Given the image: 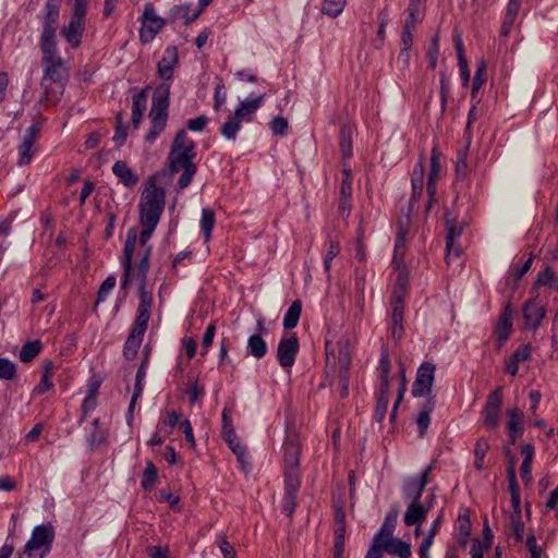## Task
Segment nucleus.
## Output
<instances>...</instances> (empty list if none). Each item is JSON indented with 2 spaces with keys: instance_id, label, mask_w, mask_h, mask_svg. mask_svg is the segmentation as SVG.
<instances>
[{
  "instance_id": "1",
  "label": "nucleus",
  "mask_w": 558,
  "mask_h": 558,
  "mask_svg": "<svg viewBox=\"0 0 558 558\" xmlns=\"http://www.w3.org/2000/svg\"><path fill=\"white\" fill-rule=\"evenodd\" d=\"M178 62V49L174 46H170L167 47L165 56L157 63V74L163 82L153 93L151 108L148 113L150 125L145 134V141L148 143H154L166 129L171 89V85L167 81L173 77L174 68Z\"/></svg>"
},
{
  "instance_id": "2",
  "label": "nucleus",
  "mask_w": 558,
  "mask_h": 558,
  "mask_svg": "<svg viewBox=\"0 0 558 558\" xmlns=\"http://www.w3.org/2000/svg\"><path fill=\"white\" fill-rule=\"evenodd\" d=\"M39 47L43 52L41 65L44 69L40 87L46 101L56 104L64 93L69 81V69L64 59L59 54L57 40H52L49 46L45 41H39Z\"/></svg>"
},
{
  "instance_id": "3",
  "label": "nucleus",
  "mask_w": 558,
  "mask_h": 558,
  "mask_svg": "<svg viewBox=\"0 0 558 558\" xmlns=\"http://www.w3.org/2000/svg\"><path fill=\"white\" fill-rule=\"evenodd\" d=\"M282 450L284 496L281 508L283 513L291 517L296 507V498L301 487L299 466L302 446L299 434L288 433L282 445Z\"/></svg>"
},
{
  "instance_id": "4",
  "label": "nucleus",
  "mask_w": 558,
  "mask_h": 558,
  "mask_svg": "<svg viewBox=\"0 0 558 558\" xmlns=\"http://www.w3.org/2000/svg\"><path fill=\"white\" fill-rule=\"evenodd\" d=\"M196 156V143L189 137L186 130H179L168 154L170 172L175 173L182 170L177 183L179 190H184L192 183L197 172V166L194 162Z\"/></svg>"
},
{
  "instance_id": "5",
  "label": "nucleus",
  "mask_w": 558,
  "mask_h": 558,
  "mask_svg": "<svg viewBox=\"0 0 558 558\" xmlns=\"http://www.w3.org/2000/svg\"><path fill=\"white\" fill-rule=\"evenodd\" d=\"M402 498L407 502V510L403 517V523H423L428 512L434 508L436 496L430 490H425L415 484L402 483Z\"/></svg>"
},
{
  "instance_id": "6",
  "label": "nucleus",
  "mask_w": 558,
  "mask_h": 558,
  "mask_svg": "<svg viewBox=\"0 0 558 558\" xmlns=\"http://www.w3.org/2000/svg\"><path fill=\"white\" fill-rule=\"evenodd\" d=\"M165 190L150 180L142 193L138 204L140 225L157 228L165 209Z\"/></svg>"
},
{
  "instance_id": "7",
  "label": "nucleus",
  "mask_w": 558,
  "mask_h": 558,
  "mask_svg": "<svg viewBox=\"0 0 558 558\" xmlns=\"http://www.w3.org/2000/svg\"><path fill=\"white\" fill-rule=\"evenodd\" d=\"M142 231L140 234L137 233L136 228L132 227L126 232V238L123 246V253L121 257V266L123 269V274L120 279V288L124 291L128 290L131 279H132V270H133V255L135 251L136 243L138 241V244L145 250L147 246H151L148 244L149 239L151 238L153 233L155 232L156 228L147 227V226H141Z\"/></svg>"
},
{
  "instance_id": "8",
  "label": "nucleus",
  "mask_w": 558,
  "mask_h": 558,
  "mask_svg": "<svg viewBox=\"0 0 558 558\" xmlns=\"http://www.w3.org/2000/svg\"><path fill=\"white\" fill-rule=\"evenodd\" d=\"M87 9L88 0H74L71 7L70 21L60 31L61 36L73 49L78 48L82 44Z\"/></svg>"
},
{
  "instance_id": "9",
  "label": "nucleus",
  "mask_w": 558,
  "mask_h": 558,
  "mask_svg": "<svg viewBox=\"0 0 558 558\" xmlns=\"http://www.w3.org/2000/svg\"><path fill=\"white\" fill-rule=\"evenodd\" d=\"M41 124L33 123L27 128L24 135L22 136L16 149H17V159L16 165L19 167L28 166L34 157L38 153V141L40 137Z\"/></svg>"
},
{
  "instance_id": "10",
  "label": "nucleus",
  "mask_w": 558,
  "mask_h": 558,
  "mask_svg": "<svg viewBox=\"0 0 558 558\" xmlns=\"http://www.w3.org/2000/svg\"><path fill=\"white\" fill-rule=\"evenodd\" d=\"M61 0H46L43 13L39 15L43 31L39 41L51 45L56 39L57 24L60 16Z\"/></svg>"
},
{
  "instance_id": "11",
  "label": "nucleus",
  "mask_w": 558,
  "mask_h": 558,
  "mask_svg": "<svg viewBox=\"0 0 558 558\" xmlns=\"http://www.w3.org/2000/svg\"><path fill=\"white\" fill-rule=\"evenodd\" d=\"M377 535L386 554L398 558H412L411 544L393 534V525H381Z\"/></svg>"
},
{
  "instance_id": "12",
  "label": "nucleus",
  "mask_w": 558,
  "mask_h": 558,
  "mask_svg": "<svg viewBox=\"0 0 558 558\" xmlns=\"http://www.w3.org/2000/svg\"><path fill=\"white\" fill-rule=\"evenodd\" d=\"M140 41L147 45L154 40L156 35L165 27L166 20L157 15L153 3L148 2L144 5L141 16Z\"/></svg>"
},
{
  "instance_id": "13",
  "label": "nucleus",
  "mask_w": 558,
  "mask_h": 558,
  "mask_svg": "<svg viewBox=\"0 0 558 558\" xmlns=\"http://www.w3.org/2000/svg\"><path fill=\"white\" fill-rule=\"evenodd\" d=\"M502 401L504 389L501 386L496 387L495 390L488 393L481 411V417L487 428L496 429L499 426Z\"/></svg>"
},
{
  "instance_id": "14",
  "label": "nucleus",
  "mask_w": 558,
  "mask_h": 558,
  "mask_svg": "<svg viewBox=\"0 0 558 558\" xmlns=\"http://www.w3.org/2000/svg\"><path fill=\"white\" fill-rule=\"evenodd\" d=\"M435 364L430 362H423L416 372L415 380L412 385L411 393L414 398L434 397L432 395V388L435 380Z\"/></svg>"
},
{
  "instance_id": "15",
  "label": "nucleus",
  "mask_w": 558,
  "mask_h": 558,
  "mask_svg": "<svg viewBox=\"0 0 558 558\" xmlns=\"http://www.w3.org/2000/svg\"><path fill=\"white\" fill-rule=\"evenodd\" d=\"M53 536L54 532L52 525H36L31 538L25 545V551L33 554L34 551L43 549V554H40L41 558L44 554L49 551Z\"/></svg>"
},
{
  "instance_id": "16",
  "label": "nucleus",
  "mask_w": 558,
  "mask_h": 558,
  "mask_svg": "<svg viewBox=\"0 0 558 558\" xmlns=\"http://www.w3.org/2000/svg\"><path fill=\"white\" fill-rule=\"evenodd\" d=\"M137 315L132 331L145 335L151 315L153 293L142 288L138 291Z\"/></svg>"
},
{
  "instance_id": "17",
  "label": "nucleus",
  "mask_w": 558,
  "mask_h": 558,
  "mask_svg": "<svg viewBox=\"0 0 558 558\" xmlns=\"http://www.w3.org/2000/svg\"><path fill=\"white\" fill-rule=\"evenodd\" d=\"M299 349V339L295 333L281 338L277 348V360L279 365L284 369L291 368L294 365Z\"/></svg>"
},
{
  "instance_id": "18",
  "label": "nucleus",
  "mask_w": 558,
  "mask_h": 558,
  "mask_svg": "<svg viewBox=\"0 0 558 558\" xmlns=\"http://www.w3.org/2000/svg\"><path fill=\"white\" fill-rule=\"evenodd\" d=\"M512 315L513 311L510 303L502 308L499 317L494 326V335L496 337V349L501 350L512 332Z\"/></svg>"
},
{
  "instance_id": "19",
  "label": "nucleus",
  "mask_w": 558,
  "mask_h": 558,
  "mask_svg": "<svg viewBox=\"0 0 558 558\" xmlns=\"http://www.w3.org/2000/svg\"><path fill=\"white\" fill-rule=\"evenodd\" d=\"M338 348V354L336 355L333 349H331V342L326 341L325 349H326V359L327 363L330 362L332 359L333 362H337L339 367V373H349L352 355L350 350V344L348 339H340L337 342Z\"/></svg>"
},
{
  "instance_id": "20",
  "label": "nucleus",
  "mask_w": 558,
  "mask_h": 558,
  "mask_svg": "<svg viewBox=\"0 0 558 558\" xmlns=\"http://www.w3.org/2000/svg\"><path fill=\"white\" fill-rule=\"evenodd\" d=\"M441 172V163H440V151L437 146H434L430 153V168L428 171V180H427V195L428 203L426 206V211H429L434 202H436L437 194V181L440 177Z\"/></svg>"
},
{
  "instance_id": "21",
  "label": "nucleus",
  "mask_w": 558,
  "mask_h": 558,
  "mask_svg": "<svg viewBox=\"0 0 558 558\" xmlns=\"http://www.w3.org/2000/svg\"><path fill=\"white\" fill-rule=\"evenodd\" d=\"M524 328L536 330L546 316V308L534 300L524 303L523 308Z\"/></svg>"
},
{
  "instance_id": "22",
  "label": "nucleus",
  "mask_w": 558,
  "mask_h": 558,
  "mask_svg": "<svg viewBox=\"0 0 558 558\" xmlns=\"http://www.w3.org/2000/svg\"><path fill=\"white\" fill-rule=\"evenodd\" d=\"M506 414L508 416V440L511 445H514L524 432V413L519 408L513 407L507 409Z\"/></svg>"
},
{
  "instance_id": "23",
  "label": "nucleus",
  "mask_w": 558,
  "mask_h": 558,
  "mask_svg": "<svg viewBox=\"0 0 558 558\" xmlns=\"http://www.w3.org/2000/svg\"><path fill=\"white\" fill-rule=\"evenodd\" d=\"M265 94H262L255 98L252 99H245L243 101H240L239 106L236 107L233 118L238 120L240 123L242 122H251L254 118V114L258 110V108L262 106Z\"/></svg>"
},
{
  "instance_id": "24",
  "label": "nucleus",
  "mask_w": 558,
  "mask_h": 558,
  "mask_svg": "<svg viewBox=\"0 0 558 558\" xmlns=\"http://www.w3.org/2000/svg\"><path fill=\"white\" fill-rule=\"evenodd\" d=\"M257 329L258 332L250 336L247 339V351L248 354L259 360L266 355L268 350L267 343L262 337L263 333L267 332L263 319L257 320Z\"/></svg>"
},
{
  "instance_id": "25",
  "label": "nucleus",
  "mask_w": 558,
  "mask_h": 558,
  "mask_svg": "<svg viewBox=\"0 0 558 558\" xmlns=\"http://www.w3.org/2000/svg\"><path fill=\"white\" fill-rule=\"evenodd\" d=\"M150 87L146 86L132 97V124L137 129L143 120L144 112L147 108V99Z\"/></svg>"
},
{
  "instance_id": "26",
  "label": "nucleus",
  "mask_w": 558,
  "mask_h": 558,
  "mask_svg": "<svg viewBox=\"0 0 558 558\" xmlns=\"http://www.w3.org/2000/svg\"><path fill=\"white\" fill-rule=\"evenodd\" d=\"M435 409V397H429L424 399L418 404V412L416 416V425L418 428V435L421 437L425 436L427 428L430 423V413Z\"/></svg>"
},
{
  "instance_id": "27",
  "label": "nucleus",
  "mask_w": 558,
  "mask_h": 558,
  "mask_svg": "<svg viewBox=\"0 0 558 558\" xmlns=\"http://www.w3.org/2000/svg\"><path fill=\"white\" fill-rule=\"evenodd\" d=\"M446 259L449 263L451 259V252L453 248V242H456L463 232V227L458 225L453 219L450 218V214H446Z\"/></svg>"
},
{
  "instance_id": "28",
  "label": "nucleus",
  "mask_w": 558,
  "mask_h": 558,
  "mask_svg": "<svg viewBox=\"0 0 558 558\" xmlns=\"http://www.w3.org/2000/svg\"><path fill=\"white\" fill-rule=\"evenodd\" d=\"M112 172L126 187H134L138 182V175L123 160L114 162Z\"/></svg>"
},
{
  "instance_id": "29",
  "label": "nucleus",
  "mask_w": 558,
  "mask_h": 558,
  "mask_svg": "<svg viewBox=\"0 0 558 558\" xmlns=\"http://www.w3.org/2000/svg\"><path fill=\"white\" fill-rule=\"evenodd\" d=\"M535 449L532 444H524L521 446V456L523 458L520 476L525 485L532 482V461L534 459Z\"/></svg>"
},
{
  "instance_id": "30",
  "label": "nucleus",
  "mask_w": 558,
  "mask_h": 558,
  "mask_svg": "<svg viewBox=\"0 0 558 558\" xmlns=\"http://www.w3.org/2000/svg\"><path fill=\"white\" fill-rule=\"evenodd\" d=\"M411 184H412V195L411 202L416 201L422 196L423 187H424V157L421 156L417 162L415 163L412 174H411Z\"/></svg>"
},
{
  "instance_id": "31",
  "label": "nucleus",
  "mask_w": 558,
  "mask_h": 558,
  "mask_svg": "<svg viewBox=\"0 0 558 558\" xmlns=\"http://www.w3.org/2000/svg\"><path fill=\"white\" fill-rule=\"evenodd\" d=\"M56 366L52 361L46 360L43 364V376L39 384L33 389V395H44L53 387L51 380L54 375Z\"/></svg>"
},
{
  "instance_id": "32",
  "label": "nucleus",
  "mask_w": 558,
  "mask_h": 558,
  "mask_svg": "<svg viewBox=\"0 0 558 558\" xmlns=\"http://www.w3.org/2000/svg\"><path fill=\"white\" fill-rule=\"evenodd\" d=\"M379 373L380 386L379 388H390V372L391 362L388 353V349L383 345L380 350V359L377 366Z\"/></svg>"
},
{
  "instance_id": "33",
  "label": "nucleus",
  "mask_w": 558,
  "mask_h": 558,
  "mask_svg": "<svg viewBox=\"0 0 558 558\" xmlns=\"http://www.w3.org/2000/svg\"><path fill=\"white\" fill-rule=\"evenodd\" d=\"M407 234L408 230L401 227L397 233L393 256H392V266H401L404 264V256L407 253Z\"/></svg>"
},
{
  "instance_id": "34",
  "label": "nucleus",
  "mask_w": 558,
  "mask_h": 558,
  "mask_svg": "<svg viewBox=\"0 0 558 558\" xmlns=\"http://www.w3.org/2000/svg\"><path fill=\"white\" fill-rule=\"evenodd\" d=\"M153 246H147L146 250H144V253L142 255V258L136 266V268L132 270V277L136 276V278L140 280V289L144 288L146 286L147 280V274L149 270V258L151 255Z\"/></svg>"
},
{
  "instance_id": "35",
  "label": "nucleus",
  "mask_w": 558,
  "mask_h": 558,
  "mask_svg": "<svg viewBox=\"0 0 558 558\" xmlns=\"http://www.w3.org/2000/svg\"><path fill=\"white\" fill-rule=\"evenodd\" d=\"M389 390L390 388H379L376 392V407L374 410V420L376 422L380 423L386 417L389 403Z\"/></svg>"
},
{
  "instance_id": "36",
  "label": "nucleus",
  "mask_w": 558,
  "mask_h": 558,
  "mask_svg": "<svg viewBox=\"0 0 558 558\" xmlns=\"http://www.w3.org/2000/svg\"><path fill=\"white\" fill-rule=\"evenodd\" d=\"M339 147L342 158L348 159L352 156V129L348 124H342L340 128Z\"/></svg>"
},
{
  "instance_id": "37",
  "label": "nucleus",
  "mask_w": 558,
  "mask_h": 558,
  "mask_svg": "<svg viewBox=\"0 0 558 558\" xmlns=\"http://www.w3.org/2000/svg\"><path fill=\"white\" fill-rule=\"evenodd\" d=\"M143 338L144 335L131 330L123 347V355L126 360L132 361L135 359Z\"/></svg>"
},
{
  "instance_id": "38",
  "label": "nucleus",
  "mask_w": 558,
  "mask_h": 558,
  "mask_svg": "<svg viewBox=\"0 0 558 558\" xmlns=\"http://www.w3.org/2000/svg\"><path fill=\"white\" fill-rule=\"evenodd\" d=\"M43 350L40 340L25 342L21 350L19 357L23 363H31Z\"/></svg>"
},
{
  "instance_id": "39",
  "label": "nucleus",
  "mask_w": 558,
  "mask_h": 558,
  "mask_svg": "<svg viewBox=\"0 0 558 558\" xmlns=\"http://www.w3.org/2000/svg\"><path fill=\"white\" fill-rule=\"evenodd\" d=\"M302 312V302L301 300H295L289 306L287 313L283 317V327L286 329H293L296 327L300 316Z\"/></svg>"
},
{
  "instance_id": "40",
  "label": "nucleus",
  "mask_w": 558,
  "mask_h": 558,
  "mask_svg": "<svg viewBox=\"0 0 558 558\" xmlns=\"http://www.w3.org/2000/svg\"><path fill=\"white\" fill-rule=\"evenodd\" d=\"M216 222V216L213 209L204 208L201 217V230L204 236V242H209L211 238V231Z\"/></svg>"
},
{
  "instance_id": "41",
  "label": "nucleus",
  "mask_w": 558,
  "mask_h": 558,
  "mask_svg": "<svg viewBox=\"0 0 558 558\" xmlns=\"http://www.w3.org/2000/svg\"><path fill=\"white\" fill-rule=\"evenodd\" d=\"M191 8H192L191 3L174 5L169 10L168 19L171 22L184 20V24L190 25L192 22L195 21V20H191L192 19V14H190Z\"/></svg>"
},
{
  "instance_id": "42",
  "label": "nucleus",
  "mask_w": 558,
  "mask_h": 558,
  "mask_svg": "<svg viewBox=\"0 0 558 558\" xmlns=\"http://www.w3.org/2000/svg\"><path fill=\"white\" fill-rule=\"evenodd\" d=\"M507 475H508V481H509V488L511 492V502H512L514 510H517L520 506V497H519V488H518V483H517L515 466H514L513 459H511V461L507 468Z\"/></svg>"
},
{
  "instance_id": "43",
  "label": "nucleus",
  "mask_w": 558,
  "mask_h": 558,
  "mask_svg": "<svg viewBox=\"0 0 558 558\" xmlns=\"http://www.w3.org/2000/svg\"><path fill=\"white\" fill-rule=\"evenodd\" d=\"M485 72H486V63L484 60H482L480 63H477L476 71H475V74L473 77V84H472V90H471V98L473 100L476 99L480 89L486 82Z\"/></svg>"
},
{
  "instance_id": "44",
  "label": "nucleus",
  "mask_w": 558,
  "mask_h": 558,
  "mask_svg": "<svg viewBox=\"0 0 558 558\" xmlns=\"http://www.w3.org/2000/svg\"><path fill=\"white\" fill-rule=\"evenodd\" d=\"M158 477V472L156 466L151 461L146 462V468L143 472L142 478H141V486L145 490H149L154 487L156 484Z\"/></svg>"
},
{
  "instance_id": "45",
  "label": "nucleus",
  "mask_w": 558,
  "mask_h": 558,
  "mask_svg": "<svg viewBox=\"0 0 558 558\" xmlns=\"http://www.w3.org/2000/svg\"><path fill=\"white\" fill-rule=\"evenodd\" d=\"M438 532V525H432L426 534H424L423 539L418 547V556L420 558H430L428 550L433 545L434 538Z\"/></svg>"
},
{
  "instance_id": "46",
  "label": "nucleus",
  "mask_w": 558,
  "mask_h": 558,
  "mask_svg": "<svg viewBox=\"0 0 558 558\" xmlns=\"http://www.w3.org/2000/svg\"><path fill=\"white\" fill-rule=\"evenodd\" d=\"M347 530L344 525H340L335 530L333 541V558H342L345 547Z\"/></svg>"
},
{
  "instance_id": "47",
  "label": "nucleus",
  "mask_w": 558,
  "mask_h": 558,
  "mask_svg": "<svg viewBox=\"0 0 558 558\" xmlns=\"http://www.w3.org/2000/svg\"><path fill=\"white\" fill-rule=\"evenodd\" d=\"M17 375V365L8 357H0V379L13 380Z\"/></svg>"
},
{
  "instance_id": "48",
  "label": "nucleus",
  "mask_w": 558,
  "mask_h": 558,
  "mask_svg": "<svg viewBox=\"0 0 558 558\" xmlns=\"http://www.w3.org/2000/svg\"><path fill=\"white\" fill-rule=\"evenodd\" d=\"M437 460L433 459L430 463L427 465V468L417 475L409 476L403 482L415 484L416 486H420L422 484V487H426V485L429 483V474L432 471L436 468Z\"/></svg>"
},
{
  "instance_id": "49",
  "label": "nucleus",
  "mask_w": 558,
  "mask_h": 558,
  "mask_svg": "<svg viewBox=\"0 0 558 558\" xmlns=\"http://www.w3.org/2000/svg\"><path fill=\"white\" fill-rule=\"evenodd\" d=\"M345 7V0H324L322 12L330 17H337Z\"/></svg>"
},
{
  "instance_id": "50",
  "label": "nucleus",
  "mask_w": 558,
  "mask_h": 558,
  "mask_svg": "<svg viewBox=\"0 0 558 558\" xmlns=\"http://www.w3.org/2000/svg\"><path fill=\"white\" fill-rule=\"evenodd\" d=\"M344 492L341 490L332 496V506L335 511L336 523H345V513L343 510Z\"/></svg>"
},
{
  "instance_id": "51",
  "label": "nucleus",
  "mask_w": 558,
  "mask_h": 558,
  "mask_svg": "<svg viewBox=\"0 0 558 558\" xmlns=\"http://www.w3.org/2000/svg\"><path fill=\"white\" fill-rule=\"evenodd\" d=\"M468 150H469V147H465V148L461 149L457 156L456 174L460 179H465L470 171L469 165L466 162Z\"/></svg>"
},
{
  "instance_id": "52",
  "label": "nucleus",
  "mask_w": 558,
  "mask_h": 558,
  "mask_svg": "<svg viewBox=\"0 0 558 558\" xmlns=\"http://www.w3.org/2000/svg\"><path fill=\"white\" fill-rule=\"evenodd\" d=\"M241 129V123L235 120L232 117L229 118L228 121H226L221 128H220V133L227 138V140H231V141H234L236 138V134L238 132L240 131Z\"/></svg>"
},
{
  "instance_id": "53",
  "label": "nucleus",
  "mask_w": 558,
  "mask_h": 558,
  "mask_svg": "<svg viewBox=\"0 0 558 558\" xmlns=\"http://www.w3.org/2000/svg\"><path fill=\"white\" fill-rule=\"evenodd\" d=\"M117 279L114 276H108L102 283L99 287L98 293H97V300L95 303V307L104 302L108 294L112 291V289L116 287Z\"/></svg>"
},
{
  "instance_id": "54",
  "label": "nucleus",
  "mask_w": 558,
  "mask_h": 558,
  "mask_svg": "<svg viewBox=\"0 0 558 558\" xmlns=\"http://www.w3.org/2000/svg\"><path fill=\"white\" fill-rule=\"evenodd\" d=\"M340 244L335 240L328 241V250L324 258V269L329 274L333 258L340 253Z\"/></svg>"
},
{
  "instance_id": "55",
  "label": "nucleus",
  "mask_w": 558,
  "mask_h": 558,
  "mask_svg": "<svg viewBox=\"0 0 558 558\" xmlns=\"http://www.w3.org/2000/svg\"><path fill=\"white\" fill-rule=\"evenodd\" d=\"M122 120H123V113L119 112L117 114V126H116V132L113 135V141L118 146H122L125 143L126 135H128L129 126L126 124H123Z\"/></svg>"
},
{
  "instance_id": "56",
  "label": "nucleus",
  "mask_w": 558,
  "mask_h": 558,
  "mask_svg": "<svg viewBox=\"0 0 558 558\" xmlns=\"http://www.w3.org/2000/svg\"><path fill=\"white\" fill-rule=\"evenodd\" d=\"M392 267H393L395 271L397 272L395 289L408 290L410 272H409L407 265L392 266Z\"/></svg>"
},
{
  "instance_id": "57",
  "label": "nucleus",
  "mask_w": 558,
  "mask_h": 558,
  "mask_svg": "<svg viewBox=\"0 0 558 558\" xmlns=\"http://www.w3.org/2000/svg\"><path fill=\"white\" fill-rule=\"evenodd\" d=\"M216 335V324L210 323L204 332L203 339H202V351L201 354L205 356L207 354L208 349L211 347L214 338Z\"/></svg>"
},
{
  "instance_id": "58",
  "label": "nucleus",
  "mask_w": 558,
  "mask_h": 558,
  "mask_svg": "<svg viewBox=\"0 0 558 558\" xmlns=\"http://www.w3.org/2000/svg\"><path fill=\"white\" fill-rule=\"evenodd\" d=\"M227 100V92L222 80H219L214 92V109L219 111Z\"/></svg>"
},
{
  "instance_id": "59",
  "label": "nucleus",
  "mask_w": 558,
  "mask_h": 558,
  "mask_svg": "<svg viewBox=\"0 0 558 558\" xmlns=\"http://www.w3.org/2000/svg\"><path fill=\"white\" fill-rule=\"evenodd\" d=\"M216 544L225 558H235V550L225 535H217Z\"/></svg>"
},
{
  "instance_id": "60",
  "label": "nucleus",
  "mask_w": 558,
  "mask_h": 558,
  "mask_svg": "<svg viewBox=\"0 0 558 558\" xmlns=\"http://www.w3.org/2000/svg\"><path fill=\"white\" fill-rule=\"evenodd\" d=\"M178 423H179V414L174 410H171L166 413V415L161 420V423L158 426H162V429L165 427H168L169 430H165V436H168L172 433V429L174 428V426Z\"/></svg>"
},
{
  "instance_id": "61",
  "label": "nucleus",
  "mask_w": 558,
  "mask_h": 558,
  "mask_svg": "<svg viewBox=\"0 0 558 558\" xmlns=\"http://www.w3.org/2000/svg\"><path fill=\"white\" fill-rule=\"evenodd\" d=\"M385 549L381 546V542L377 533L373 536L369 548L365 555V558H383Z\"/></svg>"
},
{
  "instance_id": "62",
  "label": "nucleus",
  "mask_w": 558,
  "mask_h": 558,
  "mask_svg": "<svg viewBox=\"0 0 558 558\" xmlns=\"http://www.w3.org/2000/svg\"><path fill=\"white\" fill-rule=\"evenodd\" d=\"M352 182L353 177L351 170L348 168H343V178L340 186V195L341 196H351L352 195Z\"/></svg>"
},
{
  "instance_id": "63",
  "label": "nucleus",
  "mask_w": 558,
  "mask_h": 558,
  "mask_svg": "<svg viewBox=\"0 0 558 558\" xmlns=\"http://www.w3.org/2000/svg\"><path fill=\"white\" fill-rule=\"evenodd\" d=\"M288 126V120L283 117H276L270 122V129L274 135H286Z\"/></svg>"
},
{
  "instance_id": "64",
  "label": "nucleus",
  "mask_w": 558,
  "mask_h": 558,
  "mask_svg": "<svg viewBox=\"0 0 558 558\" xmlns=\"http://www.w3.org/2000/svg\"><path fill=\"white\" fill-rule=\"evenodd\" d=\"M209 119L202 114L194 119H190L186 122V128L193 132H202L208 124Z\"/></svg>"
}]
</instances>
